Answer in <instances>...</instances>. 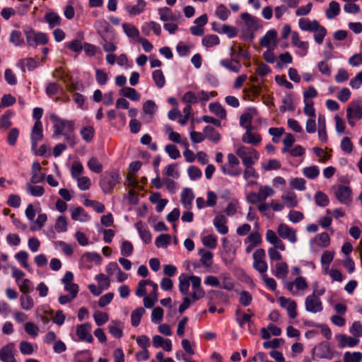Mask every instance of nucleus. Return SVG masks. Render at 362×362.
<instances>
[{
	"label": "nucleus",
	"mask_w": 362,
	"mask_h": 362,
	"mask_svg": "<svg viewBox=\"0 0 362 362\" xmlns=\"http://www.w3.org/2000/svg\"><path fill=\"white\" fill-rule=\"evenodd\" d=\"M305 308L307 312L311 313H317L323 310L322 300L316 294H310L305 298Z\"/></svg>",
	"instance_id": "obj_10"
},
{
	"label": "nucleus",
	"mask_w": 362,
	"mask_h": 362,
	"mask_svg": "<svg viewBox=\"0 0 362 362\" xmlns=\"http://www.w3.org/2000/svg\"><path fill=\"white\" fill-rule=\"evenodd\" d=\"M259 45L267 48H275L277 45V32L270 30L259 40Z\"/></svg>",
	"instance_id": "obj_16"
},
{
	"label": "nucleus",
	"mask_w": 362,
	"mask_h": 362,
	"mask_svg": "<svg viewBox=\"0 0 362 362\" xmlns=\"http://www.w3.org/2000/svg\"><path fill=\"white\" fill-rule=\"evenodd\" d=\"M220 64L225 69L234 72L238 73L241 69V64L238 61H234L233 59H224L220 62Z\"/></svg>",
	"instance_id": "obj_32"
},
{
	"label": "nucleus",
	"mask_w": 362,
	"mask_h": 362,
	"mask_svg": "<svg viewBox=\"0 0 362 362\" xmlns=\"http://www.w3.org/2000/svg\"><path fill=\"white\" fill-rule=\"evenodd\" d=\"M76 332L80 340L88 343L93 342V337L91 334V325L89 322L77 325Z\"/></svg>",
	"instance_id": "obj_15"
},
{
	"label": "nucleus",
	"mask_w": 362,
	"mask_h": 362,
	"mask_svg": "<svg viewBox=\"0 0 362 362\" xmlns=\"http://www.w3.org/2000/svg\"><path fill=\"white\" fill-rule=\"evenodd\" d=\"M235 153L244 166L254 165L259 158V154L255 148L243 145L236 148Z\"/></svg>",
	"instance_id": "obj_3"
},
{
	"label": "nucleus",
	"mask_w": 362,
	"mask_h": 362,
	"mask_svg": "<svg viewBox=\"0 0 362 362\" xmlns=\"http://www.w3.org/2000/svg\"><path fill=\"white\" fill-rule=\"evenodd\" d=\"M340 11L339 4L337 1H332L325 11L326 18L328 20H332L340 13Z\"/></svg>",
	"instance_id": "obj_33"
},
{
	"label": "nucleus",
	"mask_w": 362,
	"mask_h": 362,
	"mask_svg": "<svg viewBox=\"0 0 362 362\" xmlns=\"http://www.w3.org/2000/svg\"><path fill=\"white\" fill-rule=\"evenodd\" d=\"M293 62V57L288 52L281 54L279 56V61L276 62V66L281 69L284 64H290Z\"/></svg>",
	"instance_id": "obj_60"
},
{
	"label": "nucleus",
	"mask_w": 362,
	"mask_h": 362,
	"mask_svg": "<svg viewBox=\"0 0 362 362\" xmlns=\"http://www.w3.org/2000/svg\"><path fill=\"white\" fill-rule=\"evenodd\" d=\"M228 163L223 165L221 169L223 174L235 177L238 176L241 174L242 170L240 168V161L238 158L233 153H228L227 155Z\"/></svg>",
	"instance_id": "obj_7"
},
{
	"label": "nucleus",
	"mask_w": 362,
	"mask_h": 362,
	"mask_svg": "<svg viewBox=\"0 0 362 362\" xmlns=\"http://www.w3.org/2000/svg\"><path fill=\"white\" fill-rule=\"evenodd\" d=\"M146 7V2L144 0H137L135 5H127L124 7L125 11L129 16H136L142 13Z\"/></svg>",
	"instance_id": "obj_21"
},
{
	"label": "nucleus",
	"mask_w": 362,
	"mask_h": 362,
	"mask_svg": "<svg viewBox=\"0 0 362 362\" xmlns=\"http://www.w3.org/2000/svg\"><path fill=\"white\" fill-rule=\"evenodd\" d=\"M149 200L152 204H156V210L158 213L162 212L168 203V199L161 198V194L159 192H151Z\"/></svg>",
	"instance_id": "obj_26"
},
{
	"label": "nucleus",
	"mask_w": 362,
	"mask_h": 362,
	"mask_svg": "<svg viewBox=\"0 0 362 362\" xmlns=\"http://www.w3.org/2000/svg\"><path fill=\"white\" fill-rule=\"evenodd\" d=\"M136 228L140 235L141 238L146 243H149L151 241V234L150 231L144 226L141 221L136 223Z\"/></svg>",
	"instance_id": "obj_45"
},
{
	"label": "nucleus",
	"mask_w": 362,
	"mask_h": 362,
	"mask_svg": "<svg viewBox=\"0 0 362 362\" xmlns=\"http://www.w3.org/2000/svg\"><path fill=\"white\" fill-rule=\"evenodd\" d=\"M317 355L322 358H330L332 353L327 343H322L317 348Z\"/></svg>",
	"instance_id": "obj_44"
},
{
	"label": "nucleus",
	"mask_w": 362,
	"mask_h": 362,
	"mask_svg": "<svg viewBox=\"0 0 362 362\" xmlns=\"http://www.w3.org/2000/svg\"><path fill=\"white\" fill-rule=\"evenodd\" d=\"M152 78L158 88H162L165 84V76L163 71L160 69H157L153 71Z\"/></svg>",
	"instance_id": "obj_58"
},
{
	"label": "nucleus",
	"mask_w": 362,
	"mask_h": 362,
	"mask_svg": "<svg viewBox=\"0 0 362 362\" xmlns=\"http://www.w3.org/2000/svg\"><path fill=\"white\" fill-rule=\"evenodd\" d=\"M93 27L101 38H105L106 36L115 33L109 23L104 18L95 21Z\"/></svg>",
	"instance_id": "obj_14"
},
{
	"label": "nucleus",
	"mask_w": 362,
	"mask_h": 362,
	"mask_svg": "<svg viewBox=\"0 0 362 362\" xmlns=\"http://www.w3.org/2000/svg\"><path fill=\"white\" fill-rule=\"evenodd\" d=\"M264 257L265 251L264 249H257L253 253V267L262 274L266 273L268 269V264Z\"/></svg>",
	"instance_id": "obj_8"
},
{
	"label": "nucleus",
	"mask_w": 362,
	"mask_h": 362,
	"mask_svg": "<svg viewBox=\"0 0 362 362\" xmlns=\"http://www.w3.org/2000/svg\"><path fill=\"white\" fill-rule=\"evenodd\" d=\"M288 273V265L286 262H282L275 264L272 274L278 279H284Z\"/></svg>",
	"instance_id": "obj_30"
},
{
	"label": "nucleus",
	"mask_w": 362,
	"mask_h": 362,
	"mask_svg": "<svg viewBox=\"0 0 362 362\" xmlns=\"http://www.w3.org/2000/svg\"><path fill=\"white\" fill-rule=\"evenodd\" d=\"M318 22L316 20L310 21L309 18H300L298 21V26L300 30L304 31L312 32L317 28Z\"/></svg>",
	"instance_id": "obj_29"
},
{
	"label": "nucleus",
	"mask_w": 362,
	"mask_h": 362,
	"mask_svg": "<svg viewBox=\"0 0 362 362\" xmlns=\"http://www.w3.org/2000/svg\"><path fill=\"white\" fill-rule=\"evenodd\" d=\"M27 44L29 46L36 47L40 45H46L48 41V35L46 33H36L32 28H26L24 30Z\"/></svg>",
	"instance_id": "obj_4"
},
{
	"label": "nucleus",
	"mask_w": 362,
	"mask_h": 362,
	"mask_svg": "<svg viewBox=\"0 0 362 362\" xmlns=\"http://www.w3.org/2000/svg\"><path fill=\"white\" fill-rule=\"evenodd\" d=\"M80 134L86 142H90L95 135V129L92 126L83 127L80 130Z\"/></svg>",
	"instance_id": "obj_51"
},
{
	"label": "nucleus",
	"mask_w": 362,
	"mask_h": 362,
	"mask_svg": "<svg viewBox=\"0 0 362 362\" xmlns=\"http://www.w3.org/2000/svg\"><path fill=\"white\" fill-rule=\"evenodd\" d=\"M32 149L36 151L38 142L43 138L42 124L40 121H36L31 131Z\"/></svg>",
	"instance_id": "obj_17"
},
{
	"label": "nucleus",
	"mask_w": 362,
	"mask_h": 362,
	"mask_svg": "<svg viewBox=\"0 0 362 362\" xmlns=\"http://www.w3.org/2000/svg\"><path fill=\"white\" fill-rule=\"evenodd\" d=\"M47 221V216L46 214H38L36 220L31 225L30 230L31 231L40 230L44 226L45 222Z\"/></svg>",
	"instance_id": "obj_48"
},
{
	"label": "nucleus",
	"mask_w": 362,
	"mask_h": 362,
	"mask_svg": "<svg viewBox=\"0 0 362 362\" xmlns=\"http://www.w3.org/2000/svg\"><path fill=\"white\" fill-rule=\"evenodd\" d=\"M9 42L16 47L22 46L24 44V40L21 32L19 30H12L10 34Z\"/></svg>",
	"instance_id": "obj_55"
},
{
	"label": "nucleus",
	"mask_w": 362,
	"mask_h": 362,
	"mask_svg": "<svg viewBox=\"0 0 362 362\" xmlns=\"http://www.w3.org/2000/svg\"><path fill=\"white\" fill-rule=\"evenodd\" d=\"M119 179V173L116 170L107 171L101 177L100 186L105 193L112 191Z\"/></svg>",
	"instance_id": "obj_5"
},
{
	"label": "nucleus",
	"mask_w": 362,
	"mask_h": 362,
	"mask_svg": "<svg viewBox=\"0 0 362 362\" xmlns=\"http://www.w3.org/2000/svg\"><path fill=\"white\" fill-rule=\"evenodd\" d=\"M241 19L244 21L245 25L250 29L256 28L258 25V19L247 12L241 14Z\"/></svg>",
	"instance_id": "obj_46"
},
{
	"label": "nucleus",
	"mask_w": 362,
	"mask_h": 362,
	"mask_svg": "<svg viewBox=\"0 0 362 362\" xmlns=\"http://www.w3.org/2000/svg\"><path fill=\"white\" fill-rule=\"evenodd\" d=\"M45 20L48 23L49 28H54L61 24L62 18L54 11H49L45 15Z\"/></svg>",
	"instance_id": "obj_34"
},
{
	"label": "nucleus",
	"mask_w": 362,
	"mask_h": 362,
	"mask_svg": "<svg viewBox=\"0 0 362 362\" xmlns=\"http://www.w3.org/2000/svg\"><path fill=\"white\" fill-rule=\"evenodd\" d=\"M54 229L57 233H65L68 230V221L64 215L59 216L54 223Z\"/></svg>",
	"instance_id": "obj_41"
},
{
	"label": "nucleus",
	"mask_w": 362,
	"mask_h": 362,
	"mask_svg": "<svg viewBox=\"0 0 362 362\" xmlns=\"http://www.w3.org/2000/svg\"><path fill=\"white\" fill-rule=\"evenodd\" d=\"M71 217L74 221L86 222L90 220V216L86 213L82 207H75L70 209Z\"/></svg>",
	"instance_id": "obj_28"
},
{
	"label": "nucleus",
	"mask_w": 362,
	"mask_h": 362,
	"mask_svg": "<svg viewBox=\"0 0 362 362\" xmlns=\"http://www.w3.org/2000/svg\"><path fill=\"white\" fill-rule=\"evenodd\" d=\"M122 30L129 38H136L138 40L140 37V33L138 28L134 25L124 23L122 25Z\"/></svg>",
	"instance_id": "obj_35"
},
{
	"label": "nucleus",
	"mask_w": 362,
	"mask_h": 362,
	"mask_svg": "<svg viewBox=\"0 0 362 362\" xmlns=\"http://www.w3.org/2000/svg\"><path fill=\"white\" fill-rule=\"evenodd\" d=\"M158 13L160 16V20L162 21H174L177 20L176 16L174 15L171 8L168 7L159 8L158 9Z\"/></svg>",
	"instance_id": "obj_37"
},
{
	"label": "nucleus",
	"mask_w": 362,
	"mask_h": 362,
	"mask_svg": "<svg viewBox=\"0 0 362 362\" xmlns=\"http://www.w3.org/2000/svg\"><path fill=\"white\" fill-rule=\"evenodd\" d=\"M199 255L201 256L200 262L202 265L206 268L211 267L213 263V253L205 249H200Z\"/></svg>",
	"instance_id": "obj_40"
},
{
	"label": "nucleus",
	"mask_w": 362,
	"mask_h": 362,
	"mask_svg": "<svg viewBox=\"0 0 362 362\" xmlns=\"http://www.w3.org/2000/svg\"><path fill=\"white\" fill-rule=\"evenodd\" d=\"M280 305L287 310L288 315L291 318H295L297 316L296 303L290 298H286L281 296L278 298Z\"/></svg>",
	"instance_id": "obj_19"
},
{
	"label": "nucleus",
	"mask_w": 362,
	"mask_h": 362,
	"mask_svg": "<svg viewBox=\"0 0 362 362\" xmlns=\"http://www.w3.org/2000/svg\"><path fill=\"white\" fill-rule=\"evenodd\" d=\"M144 313L145 310L141 307L137 308L132 311L131 314V323L132 326L137 327L139 325L141 318Z\"/></svg>",
	"instance_id": "obj_56"
},
{
	"label": "nucleus",
	"mask_w": 362,
	"mask_h": 362,
	"mask_svg": "<svg viewBox=\"0 0 362 362\" xmlns=\"http://www.w3.org/2000/svg\"><path fill=\"white\" fill-rule=\"evenodd\" d=\"M346 117L349 124L351 127L355 126L354 119H362V105L360 102L355 103L347 108Z\"/></svg>",
	"instance_id": "obj_11"
},
{
	"label": "nucleus",
	"mask_w": 362,
	"mask_h": 362,
	"mask_svg": "<svg viewBox=\"0 0 362 362\" xmlns=\"http://www.w3.org/2000/svg\"><path fill=\"white\" fill-rule=\"evenodd\" d=\"M89 170L95 173H100L103 171V165L95 157L90 158L87 162Z\"/></svg>",
	"instance_id": "obj_52"
},
{
	"label": "nucleus",
	"mask_w": 362,
	"mask_h": 362,
	"mask_svg": "<svg viewBox=\"0 0 362 362\" xmlns=\"http://www.w3.org/2000/svg\"><path fill=\"white\" fill-rule=\"evenodd\" d=\"M284 204L288 208H295L298 206V201L296 194L291 190L285 191L281 197Z\"/></svg>",
	"instance_id": "obj_22"
},
{
	"label": "nucleus",
	"mask_w": 362,
	"mask_h": 362,
	"mask_svg": "<svg viewBox=\"0 0 362 362\" xmlns=\"http://www.w3.org/2000/svg\"><path fill=\"white\" fill-rule=\"evenodd\" d=\"M339 348L354 347L359 343V339L345 334H339L336 337Z\"/></svg>",
	"instance_id": "obj_24"
},
{
	"label": "nucleus",
	"mask_w": 362,
	"mask_h": 362,
	"mask_svg": "<svg viewBox=\"0 0 362 362\" xmlns=\"http://www.w3.org/2000/svg\"><path fill=\"white\" fill-rule=\"evenodd\" d=\"M303 174L308 179L313 180L319 175L320 170L317 166L312 165L304 168L303 169Z\"/></svg>",
	"instance_id": "obj_63"
},
{
	"label": "nucleus",
	"mask_w": 362,
	"mask_h": 362,
	"mask_svg": "<svg viewBox=\"0 0 362 362\" xmlns=\"http://www.w3.org/2000/svg\"><path fill=\"white\" fill-rule=\"evenodd\" d=\"M119 93L132 101H138L140 99V94L134 88L131 87L122 88L119 90Z\"/></svg>",
	"instance_id": "obj_42"
},
{
	"label": "nucleus",
	"mask_w": 362,
	"mask_h": 362,
	"mask_svg": "<svg viewBox=\"0 0 362 362\" xmlns=\"http://www.w3.org/2000/svg\"><path fill=\"white\" fill-rule=\"evenodd\" d=\"M245 252L250 253L253 249L262 243V236L258 232H253L245 239Z\"/></svg>",
	"instance_id": "obj_18"
},
{
	"label": "nucleus",
	"mask_w": 362,
	"mask_h": 362,
	"mask_svg": "<svg viewBox=\"0 0 362 362\" xmlns=\"http://www.w3.org/2000/svg\"><path fill=\"white\" fill-rule=\"evenodd\" d=\"M15 344L9 342L0 349V360L2 362H17L15 356Z\"/></svg>",
	"instance_id": "obj_13"
},
{
	"label": "nucleus",
	"mask_w": 362,
	"mask_h": 362,
	"mask_svg": "<svg viewBox=\"0 0 362 362\" xmlns=\"http://www.w3.org/2000/svg\"><path fill=\"white\" fill-rule=\"evenodd\" d=\"M205 138L214 143H218L221 139L220 134L211 126H206L204 129Z\"/></svg>",
	"instance_id": "obj_39"
},
{
	"label": "nucleus",
	"mask_w": 362,
	"mask_h": 362,
	"mask_svg": "<svg viewBox=\"0 0 362 362\" xmlns=\"http://www.w3.org/2000/svg\"><path fill=\"white\" fill-rule=\"evenodd\" d=\"M20 303L21 308L25 310H30L35 305L33 299L28 295H22L20 297Z\"/></svg>",
	"instance_id": "obj_61"
},
{
	"label": "nucleus",
	"mask_w": 362,
	"mask_h": 362,
	"mask_svg": "<svg viewBox=\"0 0 362 362\" xmlns=\"http://www.w3.org/2000/svg\"><path fill=\"white\" fill-rule=\"evenodd\" d=\"M50 119L54 124L53 137L57 139L59 135L67 136L74 130V122L60 118L54 114L50 115Z\"/></svg>",
	"instance_id": "obj_2"
},
{
	"label": "nucleus",
	"mask_w": 362,
	"mask_h": 362,
	"mask_svg": "<svg viewBox=\"0 0 362 362\" xmlns=\"http://www.w3.org/2000/svg\"><path fill=\"white\" fill-rule=\"evenodd\" d=\"M252 130L247 128V130L242 136V141L252 146H257L261 142L262 137L260 134L252 132Z\"/></svg>",
	"instance_id": "obj_23"
},
{
	"label": "nucleus",
	"mask_w": 362,
	"mask_h": 362,
	"mask_svg": "<svg viewBox=\"0 0 362 362\" xmlns=\"http://www.w3.org/2000/svg\"><path fill=\"white\" fill-rule=\"evenodd\" d=\"M194 198V193L189 188H185L181 192V202L186 209L191 206Z\"/></svg>",
	"instance_id": "obj_38"
},
{
	"label": "nucleus",
	"mask_w": 362,
	"mask_h": 362,
	"mask_svg": "<svg viewBox=\"0 0 362 362\" xmlns=\"http://www.w3.org/2000/svg\"><path fill=\"white\" fill-rule=\"evenodd\" d=\"M41 165L39 162L35 161L32 164L30 182L37 184L44 181L45 175L41 172Z\"/></svg>",
	"instance_id": "obj_25"
},
{
	"label": "nucleus",
	"mask_w": 362,
	"mask_h": 362,
	"mask_svg": "<svg viewBox=\"0 0 362 362\" xmlns=\"http://www.w3.org/2000/svg\"><path fill=\"white\" fill-rule=\"evenodd\" d=\"M220 43L219 38L216 35H205L202 40V44L206 48H210Z\"/></svg>",
	"instance_id": "obj_50"
},
{
	"label": "nucleus",
	"mask_w": 362,
	"mask_h": 362,
	"mask_svg": "<svg viewBox=\"0 0 362 362\" xmlns=\"http://www.w3.org/2000/svg\"><path fill=\"white\" fill-rule=\"evenodd\" d=\"M315 241L321 247H327L329 245L330 238L327 233H321L315 236Z\"/></svg>",
	"instance_id": "obj_64"
},
{
	"label": "nucleus",
	"mask_w": 362,
	"mask_h": 362,
	"mask_svg": "<svg viewBox=\"0 0 362 362\" xmlns=\"http://www.w3.org/2000/svg\"><path fill=\"white\" fill-rule=\"evenodd\" d=\"M178 281L179 291L184 296L178 311L183 313L192 304L204 298L205 291L202 286V279L199 276L182 274L179 276Z\"/></svg>",
	"instance_id": "obj_1"
},
{
	"label": "nucleus",
	"mask_w": 362,
	"mask_h": 362,
	"mask_svg": "<svg viewBox=\"0 0 362 362\" xmlns=\"http://www.w3.org/2000/svg\"><path fill=\"white\" fill-rule=\"evenodd\" d=\"M37 348V345L34 346L27 341H21L19 343V350L23 355H31Z\"/></svg>",
	"instance_id": "obj_49"
},
{
	"label": "nucleus",
	"mask_w": 362,
	"mask_h": 362,
	"mask_svg": "<svg viewBox=\"0 0 362 362\" xmlns=\"http://www.w3.org/2000/svg\"><path fill=\"white\" fill-rule=\"evenodd\" d=\"M227 222L228 219L226 216L221 214H218L214 217L213 220V225L218 233L226 235L228 233Z\"/></svg>",
	"instance_id": "obj_20"
},
{
	"label": "nucleus",
	"mask_w": 362,
	"mask_h": 362,
	"mask_svg": "<svg viewBox=\"0 0 362 362\" xmlns=\"http://www.w3.org/2000/svg\"><path fill=\"white\" fill-rule=\"evenodd\" d=\"M258 193L262 202L264 201L268 197L274 196L275 192L270 186L264 185L259 187Z\"/></svg>",
	"instance_id": "obj_62"
},
{
	"label": "nucleus",
	"mask_w": 362,
	"mask_h": 362,
	"mask_svg": "<svg viewBox=\"0 0 362 362\" xmlns=\"http://www.w3.org/2000/svg\"><path fill=\"white\" fill-rule=\"evenodd\" d=\"M102 40L103 42L102 46L105 52L107 53H111L116 51L117 47L116 42V36L115 33L106 36L105 38H102Z\"/></svg>",
	"instance_id": "obj_27"
},
{
	"label": "nucleus",
	"mask_w": 362,
	"mask_h": 362,
	"mask_svg": "<svg viewBox=\"0 0 362 362\" xmlns=\"http://www.w3.org/2000/svg\"><path fill=\"white\" fill-rule=\"evenodd\" d=\"M182 101L186 104V106L183 109V113L185 114V118L180 119L178 123L182 126H184L187 124L191 116L192 105L196 104L198 102V96L192 91H187L183 95Z\"/></svg>",
	"instance_id": "obj_6"
},
{
	"label": "nucleus",
	"mask_w": 362,
	"mask_h": 362,
	"mask_svg": "<svg viewBox=\"0 0 362 362\" xmlns=\"http://www.w3.org/2000/svg\"><path fill=\"white\" fill-rule=\"evenodd\" d=\"M332 191L337 200L344 205H349L351 202V189L348 186L339 185L332 187Z\"/></svg>",
	"instance_id": "obj_9"
},
{
	"label": "nucleus",
	"mask_w": 362,
	"mask_h": 362,
	"mask_svg": "<svg viewBox=\"0 0 362 362\" xmlns=\"http://www.w3.org/2000/svg\"><path fill=\"white\" fill-rule=\"evenodd\" d=\"M221 281L220 288L227 291H232L235 287V284L233 279L227 273H223L219 276Z\"/></svg>",
	"instance_id": "obj_36"
},
{
	"label": "nucleus",
	"mask_w": 362,
	"mask_h": 362,
	"mask_svg": "<svg viewBox=\"0 0 362 362\" xmlns=\"http://www.w3.org/2000/svg\"><path fill=\"white\" fill-rule=\"evenodd\" d=\"M157 105L153 100H148L143 105V111L145 114L148 115L150 118L152 119L157 110Z\"/></svg>",
	"instance_id": "obj_54"
},
{
	"label": "nucleus",
	"mask_w": 362,
	"mask_h": 362,
	"mask_svg": "<svg viewBox=\"0 0 362 362\" xmlns=\"http://www.w3.org/2000/svg\"><path fill=\"white\" fill-rule=\"evenodd\" d=\"M314 198L316 204L319 206L325 207L329 203L327 195L321 191H317L315 194Z\"/></svg>",
	"instance_id": "obj_59"
},
{
	"label": "nucleus",
	"mask_w": 362,
	"mask_h": 362,
	"mask_svg": "<svg viewBox=\"0 0 362 362\" xmlns=\"http://www.w3.org/2000/svg\"><path fill=\"white\" fill-rule=\"evenodd\" d=\"M26 192L33 197H42L45 193V189L42 186L33 185L28 182L25 185Z\"/></svg>",
	"instance_id": "obj_47"
},
{
	"label": "nucleus",
	"mask_w": 362,
	"mask_h": 362,
	"mask_svg": "<svg viewBox=\"0 0 362 362\" xmlns=\"http://www.w3.org/2000/svg\"><path fill=\"white\" fill-rule=\"evenodd\" d=\"M344 362H361L362 361V353L359 351H346L343 357Z\"/></svg>",
	"instance_id": "obj_57"
},
{
	"label": "nucleus",
	"mask_w": 362,
	"mask_h": 362,
	"mask_svg": "<svg viewBox=\"0 0 362 362\" xmlns=\"http://www.w3.org/2000/svg\"><path fill=\"white\" fill-rule=\"evenodd\" d=\"M210 112L223 119L226 118V111L219 103H212L209 105Z\"/></svg>",
	"instance_id": "obj_43"
},
{
	"label": "nucleus",
	"mask_w": 362,
	"mask_h": 362,
	"mask_svg": "<svg viewBox=\"0 0 362 362\" xmlns=\"http://www.w3.org/2000/svg\"><path fill=\"white\" fill-rule=\"evenodd\" d=\"M277 233L280 238L286 239L291 243L297 242L296 230L285 223H280L278 226Z\"/></svg>",
	"instance_id": "obj_12"
},
{
	"label": "nucleus",
	"mask_w": 362,
	"mask_h": 362,
	"mask_svg": "<svg viewBox=\"0 0 362 362\" xmlns=\"http://www.w3.org/2000/svg\"><path fill=\"white\" fill-rule=\"evenodd\" d=\"M39 65V62L35 58H25L21 59L18 62V66L22 69L23 72L25 71V69H28L29 71H32Z\"/></svg>",
	"instance_id": "obj_31"
},
{
	"label": "nucleus",
	"mask_w": 362,
	"mask_h": 362,
	"mask_svg": "<svg viewBox=\"0 0 362 362\" xmlns=\"http://www.w3.org/2000/svg\"><path fill=\"white\" fill-rule=\"evenodd\" d=\"M163 175L164 177H171L174 179H177L180 177V173L177 169V165L170 164L166 165L163 170Z\"/></svg>",
	"instance_id": "obj_53"
}]
</instances>
